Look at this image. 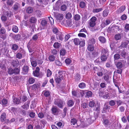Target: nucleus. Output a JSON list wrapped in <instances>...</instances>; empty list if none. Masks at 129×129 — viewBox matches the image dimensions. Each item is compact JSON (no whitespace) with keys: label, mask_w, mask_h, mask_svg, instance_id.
<instances>
[{"label":"nucleus","mask_w":129,"mask_h":129,"mask_svg":"<svg viewBox=\"0 0 129 129\" xmlns=\"http://www.w3.org/2000/svg\"><path fill=\"white\" fill-rule=\"evenodd\" d=\"M54 103L59 108H62L64 105L65 104V102L62 99H55L54 101Z\"/></svg>","instance_id":"1"},{"label":"nucleus","mask_w":129,"mask_h":129,"mask_svg":"<svg viewBox=\"0 0 129 129\" xmlns=\"http://www.w3.org/2000/svg\"><path fill=\"white\" fill-rule=\"evenodd\" d=\"M119 30V27L118 26L114 25L111 27H109L108 29V31L110 33L117 32Z\"/></svg>","instance_id":"2"},{"label":"nucleus","mask_w":129,"mask_h":129,"mask_svg":"<svg viewBox=\"0 0 129 129\" xmlns=\"http://www.w3.org/2000/svg\"><path fill=\"white\" fill-rule=\"evenodd\" d=\"M97 18L95 17H92L89 21V25L91 27H93L96 24L95 22L96 21Z\"/></svg>","instance_id":"3"},{"label":"nucleus","mask_w":129,"mask_h":129,"mask_svg":"<svg viewBox=\"0 0 129 129\" xmlns=\"http://www.w3.org/2000/svg\"><path fill=\"white\" fill-rule=\"evenodd\" d=\"M30 61L33 67H35L37 65V62L36 59L33 57L31 56L30 58Z\"/></svg>","instance_id":"4"},{"label":"nucleus","mask_w":129,"mask_h":129,"mask_svg":"<svg viewBox=\"0 0 129 129\" xmlns=\"http://www.w3.org/2000/svg\"><path fill=\"white\" fill-rule=\"evenodd\" d=\"M40 83H37L34 84L31 86V89L33 90V92L34 91H35L37 90L40 87Z\"/></svg>","instance_id":"5"},{"label":"nucleus","mask_w":129,"mask_h":129,"mask_svg":"<svg viewBox=\"0 0 129 129\" xmlns=\"http://www.w3.org/2000/svg\"><path fill=\"white\" fill-rule=\"evenodd\" d=\"M52 29L53 33L55 34L56 35L60 33L58 29L55 27H53L52 28Z\"/></svg>","instance_id":"6"},{"label":"nucleus","mask_w":129,"mask_h":129,"mask_svg":"<svg viewBox=\"0 0 129 129\" xmlns=\"http://www.w3.org/2000/svg\"><path fill=\"white\" fill-rule=\"evenodd\" d=\"M40 33H38L34 35L32 37V39L34 41H37L40 38Z\"/></svg>","instance_id":"7"},{"label":"nucleus","mask_w":129,"mask_h":129,"mask_svg":"<svg viewBox=\"0 0 129 129\" xmlns=\"http://www.w3.org/2000/svg\"><path fill=\"white\" fill-rule=\"evenodd\" d=\"M37 21V19L35 17H32L30 18L29 21L30 23L34 24Z\"/></svg>","instance_id":"8"},{"label":"nucleus","mask_w":129,"mask_h":129,"mask_svg":"<svg viewBox=\"0 0 129 129\" xmlns=\"http://www.w3.org/2000/svg\"><path fill=\"white\" fill-rule=\"evenodd\" d=\"M61 76H57V75H55V79L56 82L58 83L59 84L60 82L61 81Z\"/></svg>","instance_id":"9"},{"label":"nucleus","mask_w":129,"mask_h":129,"mask_svg":"<svg viewBox=\"0 0 129 129\" xmlns=\"http://www.w3.org/2000/svg\"><path fill=\"white\" fill-rule=\"evenodd\" d=\"M108 50L107 49L103 48L102 49L101 54L108 55Z\"/></svg>","instance_id":"10"},{"label":"nucleus","mask_w":129,"mask_h":129,"mask_svg":"<svg viewBox=\"0 0 129 129\" xmlns=\"http://www.w3.org/2000/svg\"><path fill=\"white\" fill-rule=\"evenodd\" d=\"M30 103V101H28L24 105H23L22 107L24 109H27L29 107V104Z\"/></svg>","instance_id":"11"},{"label":"nucleus","mask_w":129,"mask_h":129,"mask_svg":"<svg viewBox=\"0 0 129 129\" xmlns=\"http://www.w3.org/2000/svg\"><path fill=\"white\" fill-rule=\"evenodd\" d=\"M6 115L5 113H2L1 116V120L2 122H4L6 120Z\"/></svg>","instance_id":"12"},{"label":"nucleus","mask_w":129,"mask_h":129,"mask_svg":"<svg viewBox=\"0 0 129 129\" xmlns=\"http://www.w3.org/2000/svg\"><path fill=\"white\" fill-rule=\"evenodd\" d=\"M22 70L25 73H27L29 70V67L27 66L24 65L23 66Z\"/></svg>","instance_id":"13"},{"label":"nucleus","mask_w":129,"mask_h":129,"mask_svg":"<svg viewBox=\"0 0 129 129\" xmlns=\"http://www.w3.org/2000/svg\"><path fill=\"white\" fill-rule=\"evenodd\" d=\"M18 48V46L16 44H13L11 45V48L12 49L15 51L17 50Z\"/></svg>","instance_id":"14"},{"label":"nucleus","mask_w":129,"mask_h":129,"mask_svg":"<svg viewBox=\"0 0 129 129\" xmlns=\"http://www.w3.org/2000/svg\"><path fill=\"white\" fill-rule=\"evenodd\" d=\"M57 39L60 41H62L63 39V37L61 32L56 35Z\"/></svg>","instance_id":"15"},{"label":"nucleus","mask_w":129,"mask_h":129,"mask_svg":"<svg viewBox=\"0 0 129 129\" xmlns=\"http://www.w3.org/2000/svg\"><path fill=\"white\" fill-rule=\"evenodd\" d=\"M86 94L85 95V97L88 98L89 97H91L92 94V92L90 91H86Z\"/></svg>","instance_id":"16"},{"label":"nucleus","mask_w":129,"mask_h":129,"mask_svg":"<svg viewBox=\"0 0 129 129\" xmlns=\"http://www.w3.org/2000/svg\"><path fill=\"white\" fill-rule=\"evenodd\" d=\"M66 53V50L63 48H62L60 51V55L64 56Z\"/></svg>","instance_id":"17"},{"label":"nucleus","mask_w":129,"mask_h":129,"mask_svg":"<svg viewBox=\"0 0 129 129\" xmlns=\"http://www.w3.org/2000/svg\"><path fill=\"white\" fill-rule=\"evenodd\" d=\"M19 4L17 3H15L13 6V9L14 10L17 11L19 8Z\"/></svg>","instance_id":"18"},{"label":"nucleus","mask_w":129,"mask_h":129,"mask_svg":"<svg viewBox=\"0 0 129 129\" xmlns=\"http://www.w3.org/2000/svg\"><path fill=\"white\" fill-rule=\"evenodd\" d=\"M125 6H122L121 7L117 10L118 13H119L122 12L125 10Z\"/></svg>","instance_id":"19"},{"label":"nucleus","mask_w":129,"mask_h":129,"mask_svg":"<svg viewBox=\"0 0 129 129\" xmlns=\"http://www.w3.org/2000/svg\"><path fill=\"white\" fill-rule=\"evenodd\" d=\"M101 59L102 61H106V60L107 57L108 55L103 54H101Z\"/></svg>","instance_id":"20"},{"label":"nucleus","mask_w":129,"mask_h":129,"mask_svg":"<svg viewBox=\"0 0 129 129\" xmlns=\"http://www.w3.org/2000/svg\"><path fill=\"white\" fill-rule=\"evenodd\" d=\"M104 80L107 83H110V81L109 80V76L107 75H106L104 77Z\"/></svg>","instance_id":"21"},{"label":"nucleus","mask_w":129,"mask_h":129,"mask_svg":"<svg viewBox=\"0 0 129 129\" xmlns=\"http://www.w3.org/2000/svg\"><path fill=\"white\" fill-rule=\"evenodd\" d=\"M80 16L78 14H76L75 15L74 17V19L76 21H78L80 19Z\"/></svg>","instance_id":"22"},{"label":"nucleus","mask_w":129,"mask_h":129,"mask_svg":"<svg viewBox=\"0 0 129 129\" xmlns=\"http://www.w3.org/2000/svg\"><path fill=\"white\" fill-rule=\"evenodd\" d=\"M99 41L102 43H105L106 42V40L104 37L101 36L99 38Z\"/></svg>","instance_id":"23"},{"label":"nucleus","mask_w":129,"mask_h":129,"mask_svg":"<svg viewBox=\"0 0 129 129\" xmlns=\"http://www.w3.org/2000/svg\"><path fill=\"white\" fill-rule=\"evenodd\" d=\"M94 47L93 45L88 44L87 49L88 51H92L94 50Z\"/></svg>","instance_id":"24"},{"label":"nucleus","mask_w":129,"mask_h":129,"mask_svg":"<svg viewBox=\"0 0 129 129\" xmlns=\"http://www.w3.org/2000/svg\"><path fill=\"white\" fill-rule=\"evenodd\" d=\"M121 36L119 34H116L114 37L115 39L116 40H120L121 39Z\"/></svg>","instance_id":"25"},{"label":"nucleus","mask_w":129,"mask_h":129,"mask_svg":"<svg viewBox=\"0 0 129 129\" xmlns=\"http://www.w3.org/2000/svg\"><path fill=\"white\" fill-rule=\"evenodd\" d=\"M74 42L75 44L76 45H79L80 42V40L79 39L76 38L74 39Z\"/></svg>","instance_id":"26"},{"label":"nucleus","mask_w":129,"mask_h":129,"mask_svg":"<svg viewBox=\"0 0 129 129\" xmlns=\"http://www.w3.org/2000/svg\"><path fill=\"white\" fill-rule=\"evenodd\" d=\"M95 42V41L94 39L92 38L89 39L88 42V44L92 45L94 44Z\"/></svg>","instance_id":"27"},{"label":"nucleus","mask_w":129,"mask_h":129,"mask_svg":"<svg viewBox=\"0 0 129 129\" xmlns=\"http://www.w3.org/2000/svg\"><path fill=\"white\" fill-rule=\"evenodd\" d=\"M61 46V44L58 42L55 43L53 45V47H54L56 49L59 48Z\"/></svg>","instance_id":"28"},{"label":"nucleus","mask_w":129,"mask_h":129,"mask_svg":"<svg viewBox=\"0 0 129 129\" xmlns=\"http://www.w3.org/2000/svg\"><path fill=\"white\" fill-rule=\"evenodd\" d=\"M12 30L15 33L18 32V28L16 26L14 25L12 27Z\"/></svg>","instance_id":"29"},{"label":"nucleus","mask_w":129,"mask_h":129,"mask_svg":"<svg viewBox=\"0 0 129 129\" xmlns=\"http://www.w3.org/2000/svg\"><path fill=\"white\" fill-rule=\"evenodd\" d=\"M74 104V102L72 100H69L67 102L68 105L69 107H72L73 106Z\"/></svg>","instance_id":"30"},{"label":"nucleus","mask_w":129,"mask_h":129,"mask_svg":"<svg viewBox=\"0 0 129 129\" xmlns=\"http://www.w3.org/2000/svg\"><path fill=\"white\" fill-rule=\"evenodd\" d=\"M48 59L51 62L54 61L55 59L54 56L52 55H50L48 57Z\"/></svg>","instance_id":"31"},{"label":"nucleus","mask_w":129,"mask_h":129,"mask_svg":"<svg viewBox=\"0 0 129 129\" xmlns=\"http://www.w3.org/2000/svg\"><path fill=\"white\" fill-rule=\"evenodd\" d=\"M19 64V62L17 60L14 61L12 63L13 66L16 67L18 66Z\"/></svg>","instance_id":"32"},{"label":"nucleus","mask_w":129,"mask_h":129,"mask_svg":"<svg viewBox=\"0 0 129 129\" xmlns=\"http://www.w3.org/2000/svg\"><path fill=\"white\" fill-rule=\"evenodd\" d=\"M109 13V11L108 10H104L103 13V16L104 17H106Z\"/></svg>","instance_id":"33"},{"label":"nucleus","mask_w":129,"mask_h":129,"mask_svg":"<svg viewBox=\"0 0 129 129\" xmlns=\"http://www.w3.org/2000/svg\"><path fill=\"white\" fill-rule=\"evenodd\" d=\"M13 1L12 0H8L7 2V5L9 6H12L13 4Z\"/></svg>","instance_id":"34"},{"label":"nucleus","mask_w":129,"mask_h":129,"mask_svg":"<svg viewBox=\"0 0 129 129\" xmlns=\"http://www.w3.org/2000/svg\"><path fill=\"white\" fill-rule=\"evenodd\" d=\"M26 11L27 13L30 14L32 13L33 11V9L31 7H28Z\"/></svg>","instance_id":"35"},{"label":"nucleus","mask_w":129,"mask_h":129,"mask_svg":"<svg viewBox=\"0 0 129 129\" xmlns=\"http://www.w3.org/2000/svg\"><path fill=\"white\" fill-rule=\"evenodd\" d=\"M8 72L10 75H12L14 74V69L11 68H9L8 69Z\"/></svg>","instance_id":"36"},{"label":"nucleus","mask_w":129,"mask_h":129,"mask_svg":"<svg viewBox=\"0 0 129 129\" xmlns=\"http://www.w3.org/2000/svg\"><path fill=\"white\" fill-rule=\"evenodd\" d=\"M63 15L61 14H58L56 16L57 19L59 20L62 19H63Z\"/></svg>","instance_id":"37"},{"label":"nucleus","mask_w":129,"mask_h":129,"mask_svg":"<svg viewBox=\"0 0 129 129\" xmlns=\"http://www.w3.org/2000/svg\"><path fill=\"white\" fill-rule=\"evenodd\" d=\"M20 25L22 27H23L24 26H28L27 21L25 20L22 21Z\"/></svg>","instance_id":"38"},{"label":"nucleus","mask_w":129,"mask_h":129,"mask_svg":"<svg viewBox=\"0 0 129 129\" xmlns=\"http://www.w3.org/2000/svg\"><path fill=\"white\" fill-rule=\"evenodd\" d=\"M79 87L81 88H83L85 87V83L82 82L80 83L78 85Z\"/></svg>","instance_id":"39"},{"label":"nucleus","mask_w":129,"mask_h":129,"mask_svg":"<svg viewBox=\"0 0 129 129\" xmlns=\"http://www.w3.org/2000/svg\"><path fill=\"white\" fill-rule=\"evenodd\" d=\"M95 105V103L94 101H90L89 103V106L91 108L93 107H94Z\"/></svg>","instance_id":"40"},{"label":"nucleus","mask_w":129,"mask_h":129,"mask_svg":"<svg viewBox=\"0 0 129 129\" xmlns=\"http://www.w3.org/2000/svg\"><path fill=\"white\" fill-rule=\"evenodd\" d=\"M36 41H34L32 39L30 40L29 42L28 43V45H31L32 46L33 45L35 44V43Z\"/></svg>","instance_id":"41"},{"label":"nucleus","mask_w":129,"mask_h":129,"mask_svg":"<svg viewBox=\"0 0 129 129\" xmlns=\"http://www.w3.org/2000/svg\"><path fill=\"white\" fill-rule=\"evenodd\" d=\"M79 6L82 8H83L86 6L85 3L84 2H81L79 3Z\"/></svg>","instance_id":"42"},{"label":"nucleus","mask_w":129,"mask_h":129,"mask_svg":"<svg viewBox=\"0 0 129 129\" xmlns=\"http://www.w3.org/2000/svg\"><path fill=\"white\" fill-rule=\"evenodd\" d=\"M79 43V45L80 47H82L85 46V43L84 40H83L81 41L80 40V42Z\"/></svg>","instance_id":"43"},{"label":"nucleus","mask_w":129,"mask_h":129,"mask_svg":"<svg viewBox=\"0 0 129 129\" xmlns=\"http://www.w3.org/2000/svg\"><path fill=\"white\" fill-rule=\"evenodd\" d=\"M21 101L23 102H24L27 100V98L26 96L23 95L20 99Z\"/></svg>","instance_id":"44"},{"label":"nucleus","mask_w":129,"mask_h":129,"mask_svg":"<svg viewBox=\"0 0 129 129\" xmlns=\"http://www.w3.org/2000/svg\"><path fill=\"white\" fill-rule=\"evenodd\" d=\"M88 107V104L86 103H82L81 105V108H83L85 109L87 108Z\"/></svg>","instance_id":"45"},{"label":"nucleus","mask_w":129,"mask_h":129,"mask_svg":"<svg viewBox=\"0 0 129 129\" xmlns=\"http://www.w3.org/2000/svg\"><path fill=\"white\" fill-rule=\"evenodd\" d=\"M35 81V79L33 78H30L29 79L28 82L30 84H32L34 83Z\"/></svg>","instance_id":"46"},{"label":"nucleus","mask_w":129,"mask_h":129,"mask_svg":"<svg viewBox=\"0 0 129 129\" xmlns=\"http://www.w3.org/2000/svg\"><path fill=\"white\" fill-rule=\"evenodd\" d=\"M102 10V8L94 9H93L92 11L94 13H98L101 11Z\"/></svg>","instance_id":"47"},{"label":"nucleus","mask_w":129,"mask_h":129,"mask_svg":"<svg viewBox=\"0 0 129 129\" xmlns=\"http://www.w3.org/2000/svg\"><path fill=\"white\" fill-rule=\"evenodd\" d=\"M67 9V7L65 5L63 4L61 6L60 9L62 11H64L66 10Z\"/></svg>","instance_id":"48"},{"label":"nucleus","mask_w":129,"mask_h":129,"mask_svg":"<svg viewBox=\"0 0 129 129\" xmlns=\"http://www.w3.org/2000/svg\"><path fill=\"white\" fill-rule=\"evenodd\" d=\"M116 66L118 68L120 69L122 67V65L121 62H118L117 63Z\"/></svg>","instance_id":"49"},{"label":"nucleus","mask_w":129,"mask_h":129,"mask_svg":"<svg viewBox=\"0 0 129 129\" xmlns=\"http://www.w3.org/2000/svg\"><path fill=\"white\" fill-rule=\"evenodd\" d=\"M6 32V30L5 28L4 27H2L0 29V34H4Z\"/></svg>","instance_id":"50"},{"label":"nucleus","mask_w":129,"mask_h":129,"mask_svg":"<svg viewBox=\"0 0 129 129\" xmlns=\"http://www.w3.org/2000/svg\"><path fill=\"white\" fill-rule=\"evenodd\" d=\"M20 102V100L18 98H15L13 100V102L17 104H19Z\"/></svg>","instance_id":"51"},{"label":"nucleus","mask_w":129,"mask_h":129,"mask_svg":"<svg viewBox=\"0 0 129 129\" xmlns=\"http://www.w3.org/2000/svg\"><path fill=\"white\" fill-rule=\"evenodd\" d=\"M66 24L69 26L71 27L72 25V23L71 21L69 20H67L66 21Z\"/></svg>","instance_id":"52"},{"label":"nucleus","mask_w":129,"mask_h":129,"mask_svg":"<svg viewBox=\"0 0 129 129\" xmlns=\"http://www.w3.org/2000/svg\"><path fill=\"white\" fill-rule=\"evenodd\" d=\"M71 122L72 124L74 125L77 123V120L76 119L73 118L71 119Z\"/></svg>","instance_id":"53"},{"label":"nucleus","mask_w":129,"mask_h":129,"mask_svg":"<svg viewBox=\"0 0 129 129\" xmlns=\"http://www.w3.org/2000/svg\"><path fill=\"white\" fill-rule=\"evenodd\" d=\"M2 103L3 106H5L8 103L7 100L5 99H3L2 101Z\"/></svg>","instance_id":"54"},{"label":"nucleus","mask_w":129,"mask_h":129,"mask_svg":"<svg viewBox=\"0 0 129 129\" xmlns=\"http://www.w3.org/2000/svg\"><path fill=\"white\" fill-rule=\"evenodd\" d=\"M32 46L31 45H27V47L30 53L34 51V49L33 48H32Z\"/></svg>","instance_id":"55"},{"label":"nucleus","mask_w":129,"mask_h":129,"mask_svg":"<svg viewBox=\"0 0 129 129\" xmlns=\"http://www.w3.org/2000/svg\"><path fill=\"white\" fill-rule=\"evenodd\" d=\"M52 111L53 113L54 114H56L57 112V109L56 107H53L52 108Z\"/></svg>","instance_id":"56"},{"label":"nucleus","mask_w":129,"mask_h":129,"mask_svg":"<svg viewBox=\"0 0 129 129\" xmlns=\"http://www.w3.org/2000/svg\"><path fill=\"white\" fill-rule=\"evenodd\" d=\"M75 80L77 81H79L80 79V77L79 74L77 73L76 74L75 76Z\"/></svg>","instance_id":"57"},{"label":"nucleus","mask_w":129,"mask_h":129,"mask_svg":"<svg viewBox=\"0 0 129 129\" xmlns=\"http://www.w3.org/2000/svg\"><path fill=\"white\" fill-rule=\"evenodd\" d=\"M16 56L17 58L20 59L22 58V55L21 53L19 52L16 54Z\"/></svg>","instance_id":"58"},{"label":"nucleus","mask_w":129,"mask_h":129,"mask_svg":"<svg viewBox=\"0 0 129 129\" xmlns=\"http://www.w3.org/2000/svg\"><path fill=\"white\" fill-rule=\"evenodd\" d=\"M47 21L45 20H43L41 21V25L42 26H45L47 24Z\"/></svg>","instance_id":"59"},{"label":"nucleus","mask_w":129,"mask_h":129,"mask_svg":"<svg viewBox=\"0 0 129 129\" xmlns=\"http://www.w3.org/2000/svg\"><path fill=\"white\" fill-rule=\"evenodd\" d=\"M71 60L69 58H67L65 60V62L67 64H69L71 62Z\"/></svg>","instance_id":"60"},{"label":"nucleus","mask_w":129,"mask_h":129,"mask_svg":"<svg viewBox=\"0 0 129 129\" xmlns=\"http://www.w3.org/2000/svg\"><path fill=\"white\" fill-rule=\"evenodd\" d=\"M10 109L12 112L14 113L16 112L17 110V108L14 107H11V108Z\"/></svg>","instance_id":"61"},{"label":"nucleus","mask_w":129,"mask_h":129,"mask_svg":"<svg viewBox=\"0 0 129 129\" xmlns=\"http://www.w3.org/2000/svg\"><path fill=\"white\" fill-rule=\"evenodd\" d=\"M109 123V122L107 119H105L104 120L103 124L106 126H107Z\"/></svg>","instance_id":"62"},{"label":"nucleus","mask_w":129,"mask_h":129,"mask_svg":"<svg viewBox=\"0 0 129 129\" xmlns=\"http://www.w3.org/2000/svg\"><path fill=\"white\" fill-rule=\"evenodd\" d=\"M52 72L49 69H47V77H50L51 75Z\"/></svg>","instance_id":"63"},{"label":"nucleus","mask_w":129,"mask_h":129,"mask_svg":"<svg viewBox=\"0 0 129 129\" xmlns=\"http://www.w3.org/2000/svg\"><path fill=\"white\" fill-rule=\"evenodd\" d=\"M109 103L110 105L111 106H114L115 104V101L113 100H111L109 102Z\"/></svg>","instance_id":"64"}]
</instances>
